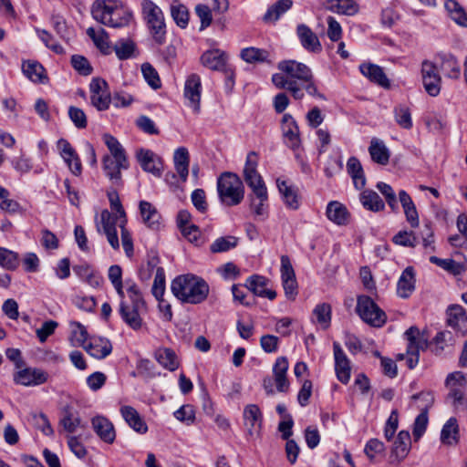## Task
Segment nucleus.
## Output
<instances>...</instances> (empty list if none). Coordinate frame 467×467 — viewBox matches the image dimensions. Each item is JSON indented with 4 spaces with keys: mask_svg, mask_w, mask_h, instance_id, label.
<instances>
[{
    "mask_svg": "<svg viewBox=\"0 0 467 467\" xmlns=\"http://www.w3.org/2000/svg\"><path fill=\"white\" fill-rule=\"evenodd\" d=\"M277 67L282 73L272 76V82L276 88L286 89L296 100L304 99V90L311 97L327 100V97L318 91L312 70L306 65L296 60H285Z\"/></svg>",
    "mask_w": 467,
    "mask_h": 467,
    "instance_id": "nucleus-1",
    "label": "nucleus"
},
{
    "mask_svg": "<svg viewBox=\"0 0 467 467\" xmlns=\"http://www.w3.org/2000/svg\"><path fill=\"white\" fill-rule=\"evenodd\" d=\"M171 289L175 297L187 304H200L209 295V285L206 281L191 274L174 278Z\"/></svg>",
    "mask_w": 467,
    "mask_h": 467,
    "instance_id": "nucleus-2",
    "label": "nucleus"
},
{
    "mask_svg": "<svg viewBox=\"0 0 467 467\" xmlns=\"http://www.w3.org/2000/svg\"><path fill=\"white\" fill-rule=\"evenodd\" d=\"M127 285L126 294L129 300L120 301L119 313L128 327L133 330H140L144 324L142 316L147 312V305L134 282H127Z\"/></svg>",
    "mask_w": 467,
    "mask_h": 467,
    "instance_id": "nucleus-3",
    "label": "nucleus"
},
{
    "mask_svg": "<svg viewBox=\"0 0 467 467\" xmlns=\"http://www.w3.org/2000/svg\"><path fill=\"white\" fill-rule=\"evenodd\" d=\"M93 17L99 23L110 27H123L132 18L131 11L119 0H102L93 5Z\"/></svg>",
    "mask_w": 467,
    "mask_h": 467,
    "instance_id": "nucleus-4",
    "label": "nucleus"
},
{
    "mask_svg": "<svg viewBox=\"0 0 467 467\" xmlns=\"http://www.w3.org/2000/svg\"><path fill=\"white\" fill-rule=\"evenodd\" d=\"M217 192L222 203L227 206L240 204L244 198V186L240 177L233 172L222 173L217 179Z\"/></svg>",
    "mask_w": 467,
    "mask_h": 467,
    "instance_id": "nucleus-5",
    "label": "nucleus"
},
{
    "mask_svg": "<svg viewBox=\"0 0 467 467\" xmlns=\"http://www.w3.org/2000/svg\"><path fill=\"white\" fill-rule=\"evenodd\" d=\"M356 312L367 324L381 327L387 321L386 313L368 296L359 295L357 297Z\"/></svg>",
    "mask_w": 467,
    "mask_h": 467,
    "instance_id": "nucleus-6",
    "label": "nucleus"
},
{
    "mask_svg": "<svg viewBox=\"0 0 467 467\" xmlns=\"http://www.w3.org/2000/svg\"><path fill=\"white\" fill-rule=\"evenodd\" d=\"M141 8L143 16L147 21L154 39L159 44H161L166 33L162 11L150 0H143L141 3Z\"/></svg>",
    "mask_w": 467,
    "mask_h": 467,
    "instance_id": "nucleus-7",
    "label": "nucleus"
},
{
    "mask_svg": "<svg viewBox=\"0 0 467 467\" xmlns=\"http://www.w3.org/2000/svg\"><path fill=\"white\" fill-rule=\"evenodd\" d=\"M446 384L450 388L447 400L456 410L467 409V399L464 396L465 378L462 372H453L448 375Z\"/></svg>",
    "mask_w": 467,
    "mask_h": 467,
    "instance_id": "nucleus-8",
    "label": "nucleus"
},
{
    "mask_svg": "<svg viewBox=\"0 0 467 467\" xmlns=\"http://www.w3.org/2000/svg\"><path fill=\"white\" fill-rule=\"evenodd\" d=\"M421 78L425 91L431 97H437L441 92V78L433 62L429 60L422 62Z\"/></svg>",
    "mask_w": 467,
    "mask_h": 467,
    "instance_id": "nucleus-9",
    "label": "nucleus"
},
{
    "mask_svg": "<svg viewBox=\"0 0 467 467\" xmlns=\"http://www.w3.org/2000/svg\"><path fill=\"white\" fill-rule=\"evenodd\" d=\"M258 155L255 151H250L247 154L244 168V180L252 192L257 189H266L263 177L257 171Z\"/></svg>",
    "mask_w": 467,
    "mask_h": 467,
    "instance_id": "nucleus-10",
    "label": "nucleus"
},
{
    "mask_svg": "<svg viewBox=\"0 0 467 467\" xmlns=\"http://www.w3.org/2000/svg\"><path fill=\"white\" fill-rule=\"evenodd\" d=\"M89 89L91 104L98 110L108 109L111 102L108 83L102 78H95L89 84Z\"/></svg>",
    "mask_w": 467,
    "mask_h": 467,
    "instance_id": "nucleus-11",
    "label": "nucleus"
},
{
    "mask_svg": "<svg viewBox=\"0 0 467 467\" xmlns=\"http://www.w3.org/2000/svg\"><path fill=\"white\" fill-rule=\"evenodd\" d=\"M119 223V214L114 215L108 210H103L100 213V222L97 223V229L100 232L102 228L106 234L108 242L113 249H119V243L117 234L116 225Z\"/></svg>",
    "mask_w": 467,
    "mask_h": 467,
    "instance_id": "nucleus-12",
    "label": "nucleus"
},
{
    "mask_svg": "<svg viewBox=\"0 0 467 467\" xmlns=\"http://www.w3.org/2000/svg\"><path fill=\"white\" fill-rule=\"evenodd\" d=\"M15 383L30 387L44 384L48 379V374L45 370L37 368H19L13 378Z\"/></svg>",
    "mask_w": 467,
    "mask_h": 467,
    "instance_id": "nucleus-13",
    "label": "nucleus"
},
{
    "mask_svg": "<svg viewBox=\"0 0 467 467\" xmlns=\"http://www.w3.org/2000/svg\"><path fill=\"white\" fill-rule=\"evenodd\" d=\"M103 171L112 185L116 187L122 186L121 170H127L129 163L127 157L115 159L113 157L104 156L102 160Z\"/></svg>",
    "mask_w": 467,
    "mask_h": 467,
    "instance_id": "nucleus-14",
    "label": "nucleus"
},
{
    "mask_svg": "<svg viewBox=\"0 0 467 467\" xmlns=\"http://www.w3.org/2000/svg\"><path fill=\"white\" fill-rule=\"evenodd\" d=\"M202 81L197 74H191L184 84V97L188 100V106L192 109L194 113H199L201 109Z\"/></svg>",
    "mask_w": 467,
    "mask_h": 467,
    "instance_id": "nucleus-15",
    "label": "nucleus"
},
{
    "mask_svg": "<svg viewBox=\"0 0 467 467\" xmlns=\"http://www.w3.org/2000/svg\"><path fill=\"white\" fill-rule=\"evenodd\" d=\"M252 192L248 199L250 210L257 220L265 221L268 217V193L267 189H257Z\"/></svg>",
    "mask_w": 467,
    "mask_h": 467,
    "instance_id": "nucleus-16",
    "label": "nucleus"
},
{
    "mask_svg": "<svg viewBox=\"0 0 467 467\" xmlns=\"http://www.w3.org/2000/svg\"><path fill=\"white\" fill-rule=\"evenodd\" d=\"M333 350L337 378L341 383L348 384L351 374L350 361L337 342H334Z\"/></svg>",
    "mask_w": 467,
    "mask_h": 467,
    "instance_id": "nucleus-17",
    "label": "nucleus"
},
{
    "mask_svg": "<svg viewBox=\"0 0 467 467\" xmlns=\"http://www.w3.org/2000/svg\"><path fill=\"white\" fill-rule=\"evenodd\" d=\"M411 398L413 400L423 399L427 402L425 408L416 417L414 424H413L412 434H413L415 441H418L419 439H420V437L423 435V433L425 432V431L427 429V425L429 422L428 409L433 402V397L429 392H421L419 394H414Z\"/></svg>",
    "mask_w": 467,
    "mask_h": 467,
    "instance_id": "nucleus-18",
    "label": "nucleus"
},
{
    "mask_svg": "<svg viewBox=\"0 0 467 467\" xmlns=\"http://www.w3.org/2000/svg\"><path fill=\"white\" fill-rule=\"evenodd\" d=\"M276 185L286 208L293 211L298 210L301 204L298 189L281 179L276 180Z\"/></svg>",
    "mask_w": 467,
    "mask_h": 467,
    "instance_id": "nucleus-19",
    "label": "nucleus"
},
{
    "mask_svg": "<svg viewBox=\"0 0 467 467\" xmlns=\"http://www.w3.org/2000/svg\"><path fill=\"white\" fill-rule=\"evenodd\" d=\"M91 426L99 439L111 444L116 439V431L112 422L104 416H96L91 420Z\"/></svg>",
    "mask_w": 467,
    "mask_h": 467,
    "instance_id": "nucleus-20",
    "label": "nucleus"
},
{
    "mask_svg": "<svg viewBox=\"0 0 467 467\" xmlns=\"http://www.w3.org/2000/svg\"><path fill=\"white\" fill-rule=\"evenodd\" d=\"M137 156L141 168L145 171L150 172L156 177L161 176L162 161L158 155L150 150H140Z\"/></svg>",
    "mask_w": 467,
    "mask_h": 467,
    "instance_id": "nucleus-21",
    "label": "nucleus"
},
{
    "mask_svg": "<svg viewBox=\"0 0 467 467\" xmlns=\"http://www.w3.org/2000/svg\"><path fill=\"white\" fill-rule=\"evenodd\" d=\"M296 34L302 47L311 53H320L322 51V45L311 28L304 24L298 25Z\"/></svg>",
    "mask_w": 467,
    "mask_h": 467,
    "instance_id": "nucleus-22",
    "label": "nucleus"
},
{
    "mask_svg": "<svg viewBox=\"0 0 467 467\" xmlns=\"http://www.w3.org/2000/svg\"><path fill=\"white\" fill-rule=\"evenodd\" d=\"M289 363L286 357H278L273 366L274 379L276 385V389L279 392H286L289 388V381L287 379V370Z\"/></svg>",
    "mask_w": 467,
    "mask_h": 467,
    "instance_id": "nucleus-23",
    "label": "nucleus"
},
{
    "mask_svg": "<svg viewBox=\"0 0 467 467\" xmlns=\"http://www.w3.org/2000/svg\"><path fill=\"white\" fill-rule=\"evenodd\" d=\"M283 135L287 140V144L293 150L300 145L299 128L296 121L290 114H285L282 119Z\"/></svg>",
    "mask_w": 467,
    "mask_h": 467,
    "instance_id": "nucleus-24",
    "label": "nucleus"
},
{
    "mask_svg": "<svg viewBox=\"0 0 467 467\" xmlns=\"http://www.w3.org/2000/svg\"><path fill=\"white\" fill-rule=\"evenodd\" d=\"M359 70L361 74L371 82L385 88H389V80L381 67L372 63H362L359 66Z\"/></svg>",
    "mask_w": 467,
    "mask_h": 467,
    "instance_id": "nucleus-25",
    "label": "nucleus"
},
{
    "mask_svg": "<svg viewBox=\"0 0 467 467\" xmlns=\"http://www.w3.org/2000/svg\"><path fill=\"white\" fill-rule=\"evenodd\" d=\"M120 413L127 424L136 432L144 434L148 431L147 423L136 409L125 405L120 408Z\"/></svg>",
    "mask_w": 467,
    "mask_h": 467,
    "instance_id": "nucleus-26",
    "label": "nucleus"
},
{
    "mask_svg": "<svg viewBox=\"0 0 467 467\" xmlns=\"http://www.w3.org/2000/svg\"><path fill=\"white\" fill-rule=\"evenodd\" d=\"M399 201L402 206L407 222L411 227L419 226V214L410 195L404 190L399 192Z\"/></svg>",
    "mask_w": 467,
    "mask_h": 467,
    "instance_id": "nucleus-27",
    "label": "nucleus"
},
{
    "mask_svg": "<svg viewBox=\"0 0 467 467\" xmlns=\"http://www.w3.org/2000/svg\"><path fill=\"white\" fill-rule=\"evenodd\" d=\"M415 290V274L411 266L402 272L397 284V294L401 298H408Z\"/></svg>",
    "mask_w": 467,
    "mask_h": 467,
    "instance_id": "nucleus-28",
    "label": "nucleus"
},
{
    "mask_svg": "<svg viewBox=\"0 0 467 467\" xmlns=\"http://www.w3.org/2000/svg\"><path fill=\"white\" fill-rule=\"evenodd\" d=\"M410 434L407 431H401L399 432L391 452V456L395 457L397 463H400L406 458L410 450Z\"/></svg>",
    "mask_w": 467,
    "mask_h": 467,
    "instance_id": "nucleus-29",
    "label": "nucleus"
},
{
    "mask_svg": "<svg viewBox=\"0 0 467 467\" xmlns=\"http://www.w3.org/2000/svg\"><path fill=\"white\" fill-rule=\"evenodd\" d=\"M248 289L257 296L266 297L274 300L276 297V292L266 288L267 279L261 275H253L247 279Z\"/></svg>",
    "mask_w": 467,
    "mask_h": 467,
    "instance_id": "nucleus-30",
    "label": "nucleus"
},
{
    "mask_svg": "<svg viewBox=\"0 0 467 467\" xmlns=\"http://www.w3.org/2000/svg\"><path fill=\"white\" fill-rule=\"evenodd\" d=\"M201 63L212 70H223L226 63V55L220 49L207 50L202 55Z\"/></svg>",
    "mask_w": 467,
    "mask_h": 467,
    "instance_id": "nucleus-31",
    "label": "nucleus"
},
{
    "mask_svg": "<svg viewBox=\"0 0 467 467\" xmlns=\"http://www.w3.org/2000/svg\"><path fill=\"white\" fill-rule=\"evenodd\" d=\"M368 152L372 161L378 164L387 165L389 161L390 152L384 141L378 138L370 140Z\"/></svg>",
    "mask_w": 467,
    "mask_h": 467,
    "instance_id": "nucleus-32",
    "label": "nucleus"
},
{
    "mask_svg": "<svg viewBox=\"0 0 467 467\" xmlns=\"http://www.w3.org/2000/svg\"><path fill=\"white\" fill-rule=\"evenodd\" d=\"M359 201L368 211L379 213L385 210V202L373 190H364L359 195Z\"/></svg>",
    "mask_w": 467,
    "mask_h": 467,
    "instance_id": "nucleus-33",
    "label": "nucleus"
},
{
    "mask_svg": "<svg viewBox=\"0 0 467 467\" xmlns=\"http://www.w3.org/2000/svg\"><path fill=\"white\" fill-rule=\"evenodd\" d=\"M154 357L161 367L170 371H174L179 368L178 357L171 348H160L155 351Z\"/></svg>",
    "mask_w": 467,
    "mask_h": 467,
    "instance_id": "nucleus-34",
    "label": "nucleus"
},
{
    "mask_svg": "<svg viewBox=\"0 0 467 467\" xmlns=\"http://www.w3.org/2000/svg\"><path fill=\"white\" fill-rule=\"evenodd\" d=\"M448 324L462 334L467 331V316L461 306H452L448 309Z\"/></svg>",
    "mask_w": 467,
    "mask_h": 467,
    "instance_id": "nucleus-35",
    "label": "nucleus"
},
{
    "mask_svg": "<svg viewBox=\"0 0 467 467\" xmlns=\"http://www.w3.org/2000/svg\"><path fill=\"white\" fill-rule=\"evenodd\" d=\"M326 213L330 221L338 225L347 224L349 219V213L346 206L336 201L327 204Z\"/></svg>",
    "mask_w": 467,
    "mask_h": 467,
    "instance_id": "nucleus-36",
    "label": "nucleus"
},
{
    "mask_svg": "<svg viewBox=\"0 0 467 467\" xmlns=\"http://www.w3.org/2000/svg\"><path fill=\"white\" fill-rule=\"evenodd\" d=\"M85 350L96 358H104L109 356L112 351V346L109 340L106 338H94L87 346H84Z\"/></svg>",
    "mask_w": 467,
    "mask_h": 467,
    "instance_id": "nucleus-37",
    "label": "nucleus"
},
{
    "mask_svg": "<svg viewBox=\"0 0 467 467\" xmlns=\"http://www.w3.org/2000/svg\"><path fill=\"white\" fill-rule=\"evenodd\" d=\"M440 59V68L444 72L445 76L450 78L457 79L461 75V67L456 57L451 54H441L438 56Z\"/></svg>",
    "mask_w": 467,
    "mask_h": 467,
    "instance_id": "nucleus-38",
    "label": "nucleus"
},
{
    "mask_svg": "<svg viewBox=\"0 0 467 467\" xmlns=\"http://www.w3.org/2000/svg\"><path fill=\"white\" fill-rule=\"evenodd\" d=\"M405 337L409 342L407 349L419 352L428 348V337L420 332L416 327H410L406 332Z\"/></svg>",
    "mask_w": 467,
    "mask_h": 467,
    "instance_id": "nucleus-39",
    "label": "nucleus"
},
{
    "mask_svg": "<svg viewBox=\"0 0 467 467\" xmlns=\"http://www.w3.org/2000/svg\"><path fill=\"white\" fill-rule=\"evenodd\" d=\"M173 161L176 171L182 182L187 180L189 174L190 156L189 151L184 147H180L174 151Z\"/></svg>",
    "mask_w": 467,
    "mask_h": 467,
    "instance_id": "nucleus-40",
    "label": "nucleus"
},
{
    "mask_svg": "<svg viewBox=\"0 0 467 467\" xmlns=\"http://www.w3.org/2000/svg\"><path fill=\"white\" fill-rule=\"evenodd\" d=\"M139 208L142 221L145 224L150 228H155L159 225L161 215L152 203L146 201H140Z\"/></svg>",
    "mask_w": 467,
    "mask_h": 467,
    "instance_id": "nucleus-41",
    "label": "nucleus"
},
{
    "mask_svg": "<svg viewBox=\"0 0 467 467\" xmlns=\"http://www.w3.org/2000/svg\"><path fill=\"white\" fill-rule=\"evenodd\" d=\"M22 71L25 76L35 83H43L47 78L45 68L36 61H25L22 64Z\"/></svg>",
    "mask_w": 467,
    "mask_h": 467,
    "instance_id": "nucleus-42",
    "label": "nucleus"
},
{
    "mask_svg": "<svg viewBox=\"0 0 467 467\" xmlns=\"http://www.w3.org/2000/svg\"><path fill=\"white\" fill-rule=\"evenodd\" d=\"M348 172L357 189L364 188L366 178L360 161L356 157H350L347 162Z\"/></svg>",
    "mask_w": 467,
    "mask_h": 467,
    "instance_id": "nucleus-43",
    "label": "nucleus"
},
{
    "mask_svg": "<svg viewBox=\"0 0 467 467\" xmlns=\"http://www.w3.org/2000/svg\"><path fill=\"white\" fill-rule=\"evenodd\" d=\"M444 7L450 17L459 26L467 27V14L456 0H445Z\"/></svg>",
    "mask_w": 467,
    "mask_h": 467,
    "instance_id": "nucleus-44",
    "label": "nucleus"
},
{
    "mask_svg": "<svg viewBox=\"0 0 467 467\" xmlns=\"http://www.w3.org/2000/svg\"><path fill=\"white\" fill-rule=\"evenodd\" d=\"M292 0H278L272 5L264 16L266 23L275 22L279 17L292 7Z\"/></svg>",
    "mask_w": 467,
    "mask_h": 467,
    "instance_id": "nucleus-45",
    "label": "nucleus"
},
{
    "mask_svg": "<svg viewBox=\"0 0 467 467\" xmlns=\"http://www.w3.org/2000/svg\"><path fill=\"white\" fill-rule=\"evenodd\" d=\"M244 419L249 433L253 434L255 426L260 428L262 423V413L259 407L255 404L247 405L244 410Z\"/></svg>",
    "mask_w": 467,
    "mask_h": 467,
    "instance_id": "nucleus-46",
    "label": "nucleus"
},
{
    "mask_svg": "<svg viewBox=\"0 0 467 467\" xmlns=\"http://www.w3.org/2000/svg\"><path fill=\"white\" fill-rule=\"evenodd\" d=\"M458 425L454 418H451L442 427L441 441L444 444L451 445L457 442Z\"/></svg>",
    "mask_w": 467,
    "mask_h": 467,
    "instance_id": "nucleus-47",
    "label": "nucleus"
},
{
    "mask_svg": "<svg viewBox=\"0 0 467 467\" xmlns=\"http://www.w3.org/2000/svg\"><path fill=\"white\" fill-rule=\"evenodd\" d=\"M238 244V238L228 235L217 238L210 246V251L213 254L224 253L234 248Z\"/></svg>",
    "mask_w": 467,
    "mask_h": 467,
    "instance_id": "nucleus-48",
    "label": "nucleus"
},
{
    "mask_svg": "<svg viewBox=\"0 0 467 467\" xmlns=\"http://www.w3.org/2000/svg\"><path fill=\"white\" fill-rule=\"evenodd\" d=\"M171 14L177 26L182 28L188 26L189 11L185 5L179 2H173L171 5Z\"/></svg>",
    "mask_w": 467,
    "mask_h": 467,
    "instance_id": "nucleus-49",
    "label": "nucleus"
},
{
    "mask_svg": "<svg viewBox=\"0 0 467 467\" xmlns=\"http://www.w3.org/2000/svg\"><path fill=\"white\" fill-rule=\"evenodd\" d=\"M376 188L383 195L390 210L392 212H397L399 209V205L397 195L393 188L389 184L383 182H378Z\"/></svg>",
    "mask_w": 467,
    "mask_h": 467,
    "instance_id": "nucleus-50",
    "label": "nucleus"
},
{
    "mask_svg": "<svg viewBox=\"0 0 467 467\" xmlns=\"http://www.w3.org/2000/svg\"><path fill=\"white\" fill-rule=\"evenodd\" d=\"M395 120L400 127L410 130L412 127V119L409 107L398 105L394 108Z\"/></svg>",
    "mask_w": 467,
    "mask_h": 467,
    "instance_id": "nucleus-51",
    "label": "nucleus"
},
{
    "mask_svg": "<svg viewBox=\"0 0 467 467\" xmlns=\"http://www.w3.org/2000/svg\"><path fill=\"white\" fill-rule=\"evenodd\" d=\"M313 315L317 318V322L324 328H327L331 321V306L327 303L317 305Z\"/></svg>",
    "mask_w": 467,
    "mask_h": 467,
    "instance_id": "nucleus-52",
    "label": "nucleus"
},
{
    "mask_svg": "<svg viewBox=\"0 0 467 467\" xmlns=\"http://www.w3.org/2000/svg\"><path fill=\"white\" fill-rule=\"evenodd\" d=\"M241 57L248 63L264 62L269 57V53L265 49L246 47L241 51Z\"/></svg>",
    "mask_w": 467,
    "mask_h": 467,
    "instance_id": "nucleus-53",
    "label": "nucleus"
},
{
    "mask_svg": "<svg viewBox=\"0 0 467 467\" xmlns=\"http://www.w3.org/2000/svg\"><path fill=\"white\" fill-rule=\"evenodd\" d=\"M0 265L6 270H15L19 265L18 254L11 250L0 247Z\"/></svg>",
    "mask_w": 467,
    "mask_h": 467,
    "instance_id": "nucleus-54",
    "label": "nucleus"
},
{
    "mask_svg": "<svg viewBox=\"0 0 467 467\" xmlns=\"http://www.w3.org/2000/svg\"><path fill=\"white\" fill-rule=\"evenodd\" d=\"M87 35L101 51H105L109 47V36L103 28H99L96 31L93 27H88L87 29Z\"/></svg>",
    "mask_w": 467,
    "mask_h": 467,
    "instance_id": "nucleus-55",
    "label": "nucleus"
},
{
    "mask_svg": "<svg viewBox=\"0 0 467 467\" xmlns=\"http://www.w3.org/2000/svg\"><path fill=\"white\" fill-rule=\"evenodd\" d=\"M330 9L340 15L354 16L358 12V5L354 0H337Z\"/></svg>",
    "mask_w": 467,
    "mask_h": 467,
    "instance_id": "nucleus-56",
    "label": "nucleus"
},
{
    "mask_svg": "<svg viewBox=\"0 0 467 467\" xmlns=\"http://www.w3.org/2000/svg\"><path fill=\"white\" fill-rule=\"evenodd\" d=\"M141 72L147 83L153 89H158L161 87V81L159 77V74L157 70L150 63L142 64Z\"/></svg>",
    "mask_w": 467,
    "mask_h": 467,
    "instance_id": "nucleus-57",
    "label": "nucleus"
},
{
    "mask_svg": "<svg viewBox=\"0 0 467 467\" xmlns=\"http://www.w3.org/2000/svg\"><path fill=\"white\" fill-rule=\"evenodd\" d=\"M103 140L110 152V155H108L109 157H113L115 159L126 157L123 147L115 137L110 134H104Z\"/></svg>",
    "mask_w": 467,
    "mask_h": 467,
    "instance_id": "nucleus-58",
    "label": "nucleus"
},
{
    "mask_svg": "<svg viewBox=\"0 0 467 467\" xmlns=\"http://www.w3.org/2000/svg\"><path fill=\"white\" fill-rule=\"evenodd\" d=\"M165 292V273L162 267H157L154 275V281L151 287V293L155 298H161Z\"/></svg>",
    "mask_w": 467,
    "mask_h": 467,
    "instance_id": "nucleus-59",
    "label": "nucleus"
},
{
    "mask_svg": "<svg viewBox=\"0 0 467 467\" xmlns=\"http://www.w3.org/2000/svg\"><path fill=\"white\" fill-rule=\"evenodd\" d=\"M430 261L453 275L461 274L463 269L462 265L453 259H441L437 256H431Z\"/></svg>",
    "mask_w": 467,
    "mask_h": 467,
    "instance_id": "nucleus-60",
    "label": "nucleus"
},
{
    "mask_svg": "<svg viewBox=\"0 0 467 467\" xmlns=\"http://www.w3.org/2000/svg\"><path fill=\"white\" fill-rule=\"evenodd\" d=\"M36 33H37V36H39V38L42 40V42L45 44V46L51 49L53 52H55L56 54H58V55H62L65 53V50L63 48V47L57 43L55 40H54V37L51 34H49L47 30H44V29H36Z\"/></svg>",
    "mask_w": 467,
    "mask_h": 467,
    "instance_id": "nucleus-61",
    "label": "nucleus"
},
{
    "mask_svg": "<svg viewBox=\"0 0 467 467\" xmlns=\"http://www.w3.org/2000/svg\"><path fill=\"white\" fill-rule=\"evenodd\" d=\"M10 192L4 187L0 186V199L2 200L0 203V209L6 213H16L20 205L19 203L9 198Z\"/></svg>",
    "mask_w": 467,
    "mask_h": 467,
    "instance_id": "nucleus-62",
    "label": "nucleus"
},
{
    "mask_svg": "<svg viewBox=\"0 0 467 467\" xmlns=\"http://www.w3.org/2000/svg\"><path fill=\"white\" fill-rule=\"evenodd\" d=\"M385 451V446L382 441L378 439L369 440L364 449L366 455L370 462H374L377 456L382 454Z\"/></svg>",
    "mask_w": 467,
    "mask_h": 467,
    "instance_id": "nucleus-63",
    "label": "nucleus"
},
{
    "mask_svg": "<svg viewBox=\"0 0 467 467\" xmlns=\"http://www.w3.org/2000/svg\"><path fill=\"white\" fill-rule=\"evenodd\" d=\"M174 417L186 425H191L195 420V410L192 405L185 404L174 412Z\"/></svg>",
    "mask_w": 467,
    "mask_h": 467,
    "instance_id": "nucleus-64",
    "label": "nucleus"
}]
</instances>
